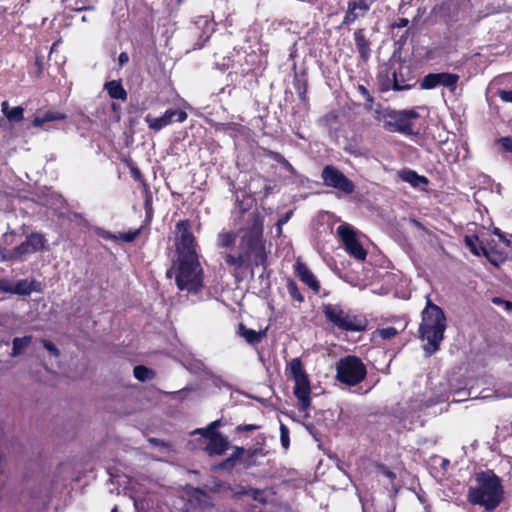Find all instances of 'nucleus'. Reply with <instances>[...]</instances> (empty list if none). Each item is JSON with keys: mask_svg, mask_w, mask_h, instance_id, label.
Returning a JSON list of instances; mask_svg holds the SVG:
<instances>
[{"mask_svg": "<svg viewBox=\"0 0 512 512\" xmlns=\"http://www.w3.org/2000/svg\"><path fill=\"white\" fill-rule=\"evenodd\" d=\"M249 224L241 229L239 254L227 253L225 262L235 270L242 267L266 266L267 251L263 239V218L258 213H250Z\"/></svg>", "mask_w": 512, "mask_h": 512, "instance_id": "1", "label": "nucleus"}, {"mask_svg": "<svg viewBox=\"0 0 512 512\" xmlns=\"http://www.w3.org/2000/svg\"><path fill=\"white\" fill-rule=\"evenodd\" d=\"M167 277H174L178 289L190 295L199 294L204 287L203 269L198 256L178 258L167 271Z\"/></svg>", "mask_w": 512, "mask_h": 512, "instance_id": "2", "label": "nucleus"}, {"mask_svg": "<svg viewBox=\"0 0 512 512\" xmlns=\"http://www.w3.org/2000/svg\"><path fill=\"white\" fill-rule=\"evenodd\" d=\"M446 329V318L443 310L433 304L427 296L426 307L422 312L419 332L422 340L427 341L424 350L428 356L438 350Z\"/></svg>", "mask_w": 512, "mask_h": 512, "instance_id": "3", "label": "nucleus"}, {"mask_svg": "<svg viewBox=\"0 0 512 512\" xmlns=\"http://www.w3.org/2000/svg\"><path fill=\"white\" fill-rule=\"evenodd\" d=\"M478 487L469 490V500L484 506L487 510L496 508L502 499L500 479L492 472H484L477 477Z\"/></svg>", "mask_w": 512, "mask_h": 512, "instance_id": "4", "label": "nucleus"}, {"mask_svg": "<svg viewBox=\"0 0 512 512\" xmlns=\"http://www.w3.org/2000/svg\"><path fill=\"white\" fill-rule=\"evenodd\" d=\"M377 81L380 91L409 90L414 85V79L410 76L409 68L397 61H388L379 66Z\"/></svg>", "mask_w": 512, "mask_h": 512, "instance_id": "5", "label": "nucleus"}, {"mask_svg": "<svg viewBox=\"0 0 512 512\" xmlns=\"http://www.w3.org/2000/svg\"><path fill=\"white\" fill-rule=\"evenodd\" d=\"M286 374L294 381L293 392L298 400V407L307 417L311 405V386L299 358H293L286 366Z\"/></svg>", "mask_w": 512, "mask_h": 512, "instance_id": "6", "label": "nucleus"}, {"mask_svg": "<svg viewBox=\"0 0 512 512\" xmlns=\"http://www.w3.org/2000/svg\"><path fill=\"white\" fill-rule=\"evenodd\" d=\"M322 310L325 317L341 330L359 332L365 329L361 317L344 310L338 304H324Z\"/></svg>", "mask_w": 512, "mask_h": 512, "instance_id": "7", "label": "nucleus"}, {"mask_svg": "<svg viewBox=\"0 0 512 512\" xmlns=\"http://www.w3.org/2000/svg\"><path fill=\"white\" fill-rule=\"evenodd\" d=\"M367 374L366 366L356 356L341 358L336 364V379L348 386L362 382Z\"/></svg>", "mask_w": 512, "mask_h": 512, "instance_id": "8", "label": "nucleus"}, {"mask_svg": "<svg viewBox=\"0 0 512 512\" xmlns=\"http://www.w3.org/2000/svg\"><path fill=\"white\" fill-rule=\"evenodd\" d=\"M337 234L344 244L345 250L357 260H365L367 252L356 237V232L350 225L342 224L337 227Z\"/></svg>", "mask_w": 512, "mask_h": 512, "instance_id": "9", "label": "nucleus"}, {"mask_svg": "<svg viewBox=\"0 0 512 512\" xmlns=\"http://www.w3.org/2000/svg\"><path fill=\"white\" fill-rule=\"evenodd\" d=\"M176 245L178 258L188 257V255L197 256L195 239L187 221H179L176 225Z\"/></svg>", "mask_w": 512, "mask_h": 512, "instance_id": "10", "label": "nucleus"}, {"mask_svg": "<svg viewBox=\"0 0 512 512\" xmlns=\"http://www.w3.org/2000/svg\"><path fill=\"white\" fill-rule=\"evenodd\" d=\"M321 177L328 187H333L345 194H351L354 191V184L340 170L332 165L323 168Z\"/></svg>", "mask_w": 512, "mask_h": 512, "instance_id": "11", "label": "nucleus"}, {"mask_svg": "<svg viewBox=\"0 0 512 512\" xmlns=\"http://www.w3.org/2000/svg\"><path fill=\"white\" fill-rule=\"evenodd\" d=\"M45 239L43 235L32 233L19 246L9 252L8 256H4L9 260H20L23 256L38 252L44 249Z\"/></svg>", "mask_w": 512, "mask_h": 512, "instance_id": "12", "label": "nucleus"}, {"mask_svg": "<svg viewBox=\"0 0 512 512\" xmlns=\"http://www.w3.org/2000/svg\"><path fill=\"white\" fill-rule=\"evenodd\" d=\"M193 433H201L208 439L206 450L209 454L222 455L228 449L229 442L220 433L209 431V429H197Z\"/></svg>", "mask_w": 512, "mask_h": 512, "instance_id": "13", "label": "nucleus"}, {"mask_svg": "<svg viewBox=\"0 0 512 512\" xmlns=\"http://www.w3.org/2000/svg\"><path fill=\"white\" fill-rule=\"evenodd\" d=\"M388 120L387 123L395 128H411L413 125L411 120L416 118L418 114L414 110H394L388 109L384 115Z\"/></svg>", "mask_w": 512, "mask_h": 512, "instance_id": "14", "label": "nucleus"}, {"mask_svg": "<svg viewBox=\"0 0 512 512\" xmlns=\"http://www.w3.org/2000/svg\"><path fill=\"white\" fill-rule=\"evenodd\" d=\"M187 118V113L180 109H169L161 117L147 120L150 122V128H164L175 123H181Z\"/></svg>", "mask_w": 512, "mask_h": 512, "instance_id": "15", "label": "nucleus"}, {"mask_svg": "<svg viewBox=\"0 0 512 512\" xmlns=\"http://www.w3.org/2000/svg\"><path fill=\"white\" fill-rule=\"evenodd\" d=\"M369 9L370 5L366 0H350L341 26L350 25L357 19L364 17Z\"/></svg>", "mask_w": 512, "mask_h": 512, "instance_id": "16", "label": "nucleus"}, {"mask_svg": "<svg viewBox=\"0 0 512 512\" xmlns=\"http://www.w3.org/2000/svg\"><path fill=\"white\" fill-rule=\"evenodd\" d=\"M66 115L53 109H37L33 115L32 124L35 127H41L47 123L63 120Z\"/></svg>", "mask_w": 512, "mask_h": 512, "instance_id": "17", "label": "nucleus"}, {"mask_svg": "<svg viewBox=\"0 0 512 512\" xmlns=\"http://www.w3.org/2000/svg\"><path fill=\"white\" fill-rule=\"evenodd\" d=\"M0 288L5 292L13 294L29 295L34 290V282L27 279L20 280L15 284L3 281L0 283Z\"/></svg>", "mask_w": 512, "mask_h": 512, "instance_id": "18", "label": "nucleus"}, {"mask_svg": "<svg viewBox=\"0 0 512 512\" xmlns=\"http://www.w3.org/2000/svg\"><path fill=\"white\" fill-rule=\"evenodd\" d=\"M296 273L304 284L311 288L315 293L319 292L320 284L318 280L304 263H297Z\"/></svg>", "mask_w": 512, "mask_h": 512, "instance_id": "19", "label": "nucleus"}, {"mask_svg": "<svg viewBox=\"0 0 512 512\" xmlns=\"http://www.w3.org/2000/svg\"><path fill=\"white\" fill-rule=\"evenodd\" d=\"M354 40L361 60L366 62L371 55V49L370 41L366 38L364 29H357L354 32Z\"/></svg>", "mask_w": 512, "mask_h": 512, "instance_id": "20", "label": "nucleus"}, {"mask_svg": "<svg viewBox=\"0 0 512 512\" xmlns=\"http://www.w3.org/2000/svg\"><path fill=\"white\" fill-rule=\"evenodd\" d=\"M398 176L402 181L409 183L415 188H420L428 183L426 177L418 175L413 170H402L398 173Z\"/></svg>", "mask_w": 512, "mask_h": 512, "instance_id": "21", "label": "nucleus"}, {"mask_svg": "<svg viewBox=\"0 0 512 512\" xmlns=\"http://www.w3.org/2000/svg\"><path fill=\"white\" fill-rule=\"evenodd\" d=\"M1 111L11 123H19L24 119V109L22 106L10 108L8 102L3 101Z\"/></svg>", "mask_w": 512, "mask_h": 512, "instance_id": "22", "label": "nucleus"}, {"mask_svg": "<svg viewBox=\"0 0 512 512\" xmlns=\"http://www.w3.org/2000/svg\"><path fill=\"white\" fill-rule=\"evenodd\" d=\"M105 89L107 90L109 96L113 99L125 100L127 98V93L121 83L117 81H110L105 84Z\"/></svg>", "mask_w": 512, "mask_h": 512, "instance_id": "23", "label": "nucleus"}, {"mask_svg": "<svg viewBox=\"0 0 512 512\" xmlns=\"http://www.w3.org/2000/svg\"><path fill=\"white\" fill-rule=\"evenodd\" d=\"M459 76L453 73L442 72L439 73V86L448 88L450 91H454L457 87Z\"/></svg>", "mask_w": 512, "mask_h": 512, "instance_id": "24", "label": "nucleus"}, {"mask_svg": "<svg viewBox=\"0 0 512 512\" xmlns=\"http://www.w3.org/2000/svg\"><path fill=\"white\" fill-rule=\"evenodd\" d=\"M31 340H32L31 336H24V337H21V338H18V337L14 338L13 343H12L11 356L12 357L19 356L24 351V349L29 346V344L31 343Z\"/></svg>", "mask_w": 512, "mask_h": 512, "instance_id": "25", "label": "nucleus"}, {"mask_svg": "<svg viewBox=\"0 0 512 512\" xmlns=\"http://www.w3.org/2000/svg\"><path fill=\"white\" fill-rule=\"evenodd\" d=\"M236 242V234L232 231H221L217 236V245L222 248H229Z\"/></svg>", "mask_w": 512, "mask_h": 512, "instance_id": "26", "label": "nucleus"}, {"mask_svg": "<svg viewBox=\"0 0 512 512\" xmlns=\"http://www.w3.org/2000/svg\"><path fill=\"white\" fill-rule=\"evenodd\" d=\"M239 330H240L241 336L250 344L258 342L262 337V334L260 332H257L252 329H248V328L244 327L243 325H240Z\"/></svg>", "mask_w": 512, "mask_h": 512, "instance_id": "27", "label": "nucleus"}, {"mask_svg": "<svg viewBox=\"0 0 512 512\" xmlns=\"http://www.w3.org/2000/svg\"><path fill=\"white\" fill-rule=\"evenodd\" d=\"M420 86L422 89H433L439 86V73H429L423 77Z\"/></svg>", "mask_w": 512, "mask_h": 512, "instance_id": "28", "label": "nucleus"}, {"mask_svg": "<svg viewBox=\"0 0 512 512\" xmlns=\"http://www.w3.org/2000/svg\"><path fill=\"white\" fill-rule=\"evenodd\" d=\"M465 244L474 255L480 256L485 253V249L478 243L476 236H466Z\"/></svg>", "mask_w": 512, "mask_h": 512, "instance_id": "29", "label": "nucleus"}, {"mask_svg": "<svg viewBox=\"0 0 512 512\" xmlns=\"http://www.w3.org/2000/svg\"><path fill=\"white\" fill-rule=\"evenodd\" d=\"M294 87L296 89V92L299 96V99L302 102H306V91H307V83L306 80L299 77L298 75H295L294 77Z\"/></svg>", "mask_w": 512, "mask_h": 512, "instance_id": "30", "label": "nucleus"}, {"mask_svg": "<svg viewBox=\"0 0 512 512\" xmlns=\"http://www.w3.org/2000/svg\"><path fill=\"white\" fill-rule=\"evenodd\" d=\"M133 372L134 376L140 381H146L153 377V372L145 366H136Z\"/></svg>", "mask_w": 512, "mask_h": 512, "instance_id": "31", "label": "nucleus"}, {"mask_svg": "<svg viewBox=\"0 0 512 512\" xmlns=\"http://www.w3.org/2000/svg\"><path fill=\"white\" fill-rule=\"evenodd\" d=\"M288 293L291 296L292 299L303 302L304 297L299 291V288L297 287L296 283L294 281H289L287 284Z\"/></svg>", "mask_w": 512, "mask_h": 512, "instance_id": "32", "label": "nucleus"}, {"mask_svg": "<svg viewBox=\"0 0 512 512\" xmlns=\"http://www.w3.org/2000/svg\"><path fill=\"white\" fill-rule=\"evenodd\" d=\"M270 156L272 159L279 162L286 171L290 172L291 174H295V169L293 166L282 155L279 153L270 152Z\"/></svg>", "mask_w": 512, "mask_h": 512, "instance_id": "33", "label": "nucleus"}, {"mask_svg": "<svg viewBox=\"0 0 512 512\" xmlns=\"http://www.w3.org/2000/svg\"><path fill=\"white\" fill-rule=\"evenodd\" d=\"M375 333L380 336L382 339L387 340L393 338L397 335L398 331L394 327H386L377 329Z\"/></svg>", "mask_w": 512, "mask_h": 512, "instance_id": "34", "label": "nucleus"}, {"mask_svg": "<svg viewBox=\"0 0 512 512\" xmlns=\"http://www.w3.org/2000/svg\"><path fill=\"white\" fill-rule=\"evenodd\" d=\"M280 439H281L282 447L285 450H287L289 448V444H290L289 430L284 424L280 425Z\"/></svg>", "mask_w": 512, "mask_h": 512, "instance_id": "35", "label": "nucleus"}, {"mask_svg": "<svg viewBox=\"0 0 512 512\" xmlns=\"http://www.w3.org/2000/svg\"><path fill=\"white\" fill-rule=\"evenodd\" d=\"M138 233H139L138 230H135L133 232L119 233L118 236H116L115 238L122 240L124 242H132L136 238Z\"/></svg>", "mask_w": 512, "mask_h": 512, "instance_id": "36", "label": "nucleus"}, {"mask_svg": "<svg viewBox=\"0 0 512 512\" xmlns=\"http://www.w3.org/2000/svg\"><path fill=\"white\" fill-rule=\"evenodd\" d=\"M497 143L502 147L504 151L512 153V136L501 138L497 141Z\"/></svg>", "mask_w": 512, "mask_h": 512, "instance_id": "37", "label": "nucleus"}, {"mask_svg": "<svg viewBox=\"0 0 512 512\" xmlns=\"http://www.w3.org/2000/svg\"><path fill=\"white\" fill-rule=\"evenodd\" d=\"M358 91L365 98L366 102L371 104L373 102V97L370 95L369 91L363 85H358Z\"/></svg>", "mask_w": 512, "mask_h": 512, "instance_id": "38", "label": "nucleus"}, {"mask_svg": "<svg viewBox=\"0 0 512 512\" xmlns=\"http://www.w3.org/2000/svg\"><path fill=\"white\" fill-rule=\"evenodd\" d=\"M498 95L501 100L512 103V90H500Z\"/></svg>", "mask_w": 512, "mask_h": 512, "instance_id": "39", "label": "nucleus"}, {"mask_svg": "<svg viewBox=\"0 0 512 512\" xmlns=\"http://www.w3.org/2000/svg\"><path fill=\"white\" fill-rule=\"evenodd\" d=\"M73 0H66L67 6L75 11H82V10H88L91 9V6H85L84 4L78 5V2L75 3V5H72L71 2Z\"/></svg>", "mask_w": 512, "mask_h": 512, "instance_id": "40", "label": "nucleus"}, {"mask_svg": "<svg viewBox=\"0 0 512 512\" xmlns=\"http://www.w3.org/2000/svg\"><path fill=\"white\" fill-rule=\"evenodd\" d=\"M44 347L53 355L57 356L58 355V350L57 348L55 347V345L49 341H44Z\"/></svg>", "mask_w": 512, "mask_h": 512, "instance_id": "41", "label": "nucleus"}, {"mask_svg": "<svg viewBox=\"0 0 512 512\" xmlns=\"http://www.w3.org/2000/svg\"><path fill=\"white\" fill-rule=\"evenodd\" d=\"M129 61V56L126 52H121L119 57H118V62H119V65L122 67L124 66L125 64H127Z\"/></svg>", "mask_w": 512, "mask_h": 512, "instance_id": "42", "label": "nucleus"}, {"mask_svg": "<svg viewBox=\"0 0 512 512\" xmlns=\"http://www.w3.org/2000/svg\"><path fill=\"white\" fill-rule=\"evenodd\" d=\"M379 470H380V473H381L382 475H384L385 477L390 478V479L394 478V474H393V472H392V471H390V470H389L388 468H386L385 466H381V467L379 468Z\"/></svg>", "mask_w": 512, "mask_h": 512, "instance_id": "43", "label": "nucleus"}, {"mask_svg": "<svg viewBox=\"0 0 512 512\" xmlns=\"http://www.w3.org/2000/svg\"><path fill=\"white\" fill-rule=\"evenodd\" d=\"M247 494H249L255 500H260V501L263 500L262 497H261L262 493L260 491H258V490L251 489L250 491L247 492Z\"/></svg>", "mask_w": 512, "mask_h": 512, "instance_id": "44", "label": "nucleus"}, {"mask_svg": "<svg viewBox=\"0 0 512 512\" xmlns=\"http://www.w3.org/2000/svg\"><path fill=\"white\" fill-rule=\"evenodd\" d=\"M291 214H292V212H289V213H287L285 216H283L282 218H280V219L278 220V222H277L276 226H283L284 224H286V223L289 221V219H290V217H291Z\"/></svg>", "mask_w": 512, "mask_h": 512, "instance_id": "45", "label": "nucleus"}, {"mask_svg": "<svg viewBox=\"0 0 512 512\" xmlns=\"http://www.w3.org/2000/svg\"><path fill=\"white\" fill-rule=\"evenodd\" d=\"M221 426V420H215L211 422L206 429H209V431H213L214 429Z\"/></svg>", "mask_w": 512, "mask_h": 512, "instance_id": "46", "label": "nucleus"}, {"mask_svg": "<svg viewBox=\"0 0 512 512\" xmlns=\"http://www.w3.org/2000/svg\"><path fill=\"white\" fill-rule=\"evenodd\" d=\"M256 426L254 425H240L237 427L238 431H251L254 430Z\"/></svg>", "mask_w": 512, "mask_h": 512, "instance_id": "47", "label": "nucleus"}, {"mask_svg": "<svg viewBox=\"0 0 512 512\" xmlns=\"http://www.w3.org/2000/svg\"><path fill=\"white\" fill-rule=\"evenodd\" d=\"M336 114L334 112H331L330 114L326 115L325 119L327 121V124H332L336 119Z\"/></svg>", "mask_w": 512, "mask_h": 512, "instance_id": "48", "label": "nucleus"}, {"mask_svg": "<svg viewBox=\"0 0 512 512\" xmlns=\"http://www.w3.org/2000/svg\"><path fill=\"white\" fill-rule=\"evenodd\" d=\"M149 442H150V443H152V444H154V445H157V446H158V445H161V446H163V447H165V448H168V446H167L165 443H163V442H161L160 440L155 439V438H150V439H149Z\"/></svg>", "mask_w": 512, "mask_h": 512, "instance_id": "49", "label": "nucleus"}, {"mask_svg": "<svg viewBox=\"0 0 512 512\" xmlns=\"http://www.w3.org/2000/svg\"><path fill=\"white\" fill-rule=\"evenodd\" d=\"M408 24V20L405 18L400 19L398 26L405 27Z\"/></svg>", "mask_w": 512, "mask_h": 512, "instance_id": "50", "label": "nucleus"}, {"mask_svg": "<svg viewBox=\"0 0 512 512\" xmlns=\"http://www.w3.org/2000/svg\"><path fill=\"white\" fill-rule=\"evenodd\" d=\"M4 433H5V426L2 423H0V438L4 435Z\"/></svg>", "mask_w": 512, "mask_h": 512, "instance_id": "51", "label": "nucleus"}, {"mask_svg": "<svg viewBox=\"0 0 512 512\" xmlns=\"http://www.w3.org/2000/svg\"><path fill=\"white\" fill-rule=\"evenodd\" d=\"M276 232H277V235H281V233H282V226H277Z\"/></svg>", "mask_w": 512, "mask_h": 512, "instance_id": "52", "label": "nucleus"}, {"mask_svg": "<svg viewBox=\"0 0 512 512\" xmlns=\"http://www.w3.org/2000/svg\"><path fill=\"white\" fill-rule=\"evenodd\" d=\"M237 452L240 455V454H242L244 452V450H243V448L237 447Z\"/></svg>", "mask_w": 512, "mask_h": 512, "instance_id": "53", "label": "nucleus"}, {"mask_svg": "<svg viewBox=\"0 0 512 512\" xmlns=\"http://www.w3.org/2000/svg\"><path fill=\"white\" fill-rule=\"evenodd\" d=\"M512 307V304L510 302H506V308L510 309Z\"/></svg>", "mask_w": 512, "mask_h": 512, "instance_id": "54", "label": "nucleus"}, {"mask_svg": "<svg viewBox=\"0 0 512 512\" xmlns=\"http://www.w3.org/2000/svg\"><path fill=\"white\" fill-rule=\"evenodd\" d=\"M493 301H494V303H499V302H500V299L495 298Z\"/></svg>", "mask_w": 512, "mask_h": 512, "instance_id": "55", "label": "nucleus"}, {"mask_svg": "<svg viewBox=\"0 0 512 512\" xmlns=\"http://www.w3.org/2000/svg\"><path fill=\"white\" fill-rule=\"evenodd\" d=\"M82 21L83 22H86L87 21V18L85 16L82 17Z\"/></svg>", "mask_w": 512, "mask_h": 512, "instance_id": "56", "label": "nucleus"}, {"mask_svg": "<svg viewBox=\"0 0 512 512\" xmlns=\"http://www.w3.org/2000/svg\"><path fill=\"white\" fill-rule=\"evenodd\" d=\"M111 512H118L117 507H114Z\"/></svg>", "mask_w": 512, "mask_h": 512, "instance_id": "57", "label": "nucleus"}, {"mask_svg": "<svg viewBox=\"0 0 512 512\" xmlns=\"http://www.w3.org/2000/svg\"><path fill=\"white\" fill-rule=\"evenodd\" d=\"M176 2H177V5H180L182 0H176Z\"/></svg>", "mask_w": 512, "mask_h": 512, "instance_id": "58", "label": "nucleus"}, {"mask_svg": "<svg viewBox=\"0 0 512 512\" xmlns=\"http://www.w3.org/2000/svg\"><path fill=\"white\" fill-rule=\"evenodd\" d=\"M233 459H234V458H229V459H227V461H226V462H232V461H233Z\"/></svg>", "mask_w": 512, "mask_h": 512, "instance_id": "59", "label": "nucleus"}, {"mask_svg": "<svg viewBox=\"0 0 512 512\" xmlns=\"http://www.w3.org/2000/svg\"><path fill=\"white\" fill-rule=\"evenodd\" d=\"M400 131H401V132H407L408 130L402 129V130H400Z\"/></svg>", "mask_w": 512, "mask_h": 512, "instance_id": "60", "label": "nucleus"}]
</instances>
